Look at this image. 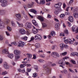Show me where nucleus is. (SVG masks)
Segmentation results:
<instances>
[{"mask_svg": "<svg viewBox=\"0 0 78 78\" xmlns=\"http://www.w3.org/2000/svg\"><path fill=\"white\" fill-rule=\"evenodd\" d=\"M36 56L34 54L33 55V59H36Z\"/></svg>", "mask_w": 78, "mask_h": 78, "instance_id": "63", "label": "nucleus"}, {"mask_svg": "<svg viewBox=\"0 0 78 78\" xmlns=\"http://www.w3.org/2000/svg\"><path fill=\"white\" fill-rule=\"evenodd\" d=\"M8 72L5 71L4 72H3L2 73V75H6V74H7Z\"/></svg>", "mask_w": 78, "mask_h": 78, "instance_id": "45", "label": "nucleus"}, {"mask_svg": "<svg viewBox=\"0 0 78 78\" xmlns=\"http://www.w3.org/2000/svg\"><path fill=\"white\" fill-rule=\"evenodd\" d=\"M51 66L52 67H54V66H56V64L55 63H51Z\"/></svg>", "mask_w": 78, "mask_h": 78, "instance_id": "58", "label": "nucleus"}, {"mask_svg": "<svg viewBox=\"0 0 78 78\" xmlns=\"http://www.w3.org/2000/svg\"><path fill=\"white\" fill-rule=\"evenodd\" d=\"M67 52L66 51L64 52L63 53H62L61 55L63 56H66L67 55Z\"/></svg>", "mask_w": 78, "mask_h": 78, "instance_id": "36", "label": "nucleus"}, {"mask_svg": "<svg viewBox=\"0 0 78 78\" xmlns=\"http://www.w3.org/2000/svg\"><path fill=\"white\" fill-rule=\"evenodd\" d=\"M7 28L8 31H11V30H12V29H11V27H8Z\"/></svg>", "mask_w": 78, "mask_h": 78, "instance_id": "42", "label": "nucleus"}, {"mask_svg": "<svg viewBox=\"0 0 78 78\" xmlns=\"http://www.w3.org/2000/svg\"><path fill=\"white\" fill-rule=\"evenodd\" d=\"M35 45L36 48H39L40 47V44L39 43L36 44Z\"/></svg>", "mask_w": 78, "mask_h": 78, "instance_id": "31", "label": "nucleus"}, {"mask_svg": "<svg viewBox=\"0 0 78 78\" xmlns=\"http://www.w3.org/2000/svg\"><path fill=\"white\" fill-rule=\"evenodd\" d=\"M72 54H73V55H76V56H78V53L76 52H74L73 53H72Z\"/></svg>", "mask_w": 78, "mask_h": 78, "instance_id": "34", "label": "nucleus"}, {"mask_svg": "<svg viewBox=\"0 0 78 78\" xmlns=\"http://www.w3.org/2000/svg\"><path fill=\"white\" fill-rule=\"evenodd\" d=\"M19 44L18 46L19 47H23L24 45V42L21 41H20L18 42Z\"/></svg>", "mask_w": 78, "mask_h": 78, "instance_id": "9", "label": "nucleus"}, {"mask_svg": "<svg viewBox=\"0 0 78 78\" xmlns=\"http://www.w3.org/2000/svg\"><path fill=\"white\" fill-rule=\"evenodd\" d=\"M73 2V0H70L69 2V4H72Z\"/></svg>", "mask_w": 78, "mask_h": 78, "instance_id": "56", "label": "nucleus"}, {"mask_svg": "<svg viewBox=\"0 0 78 78\" xmlns=\"http://www.w3.org/2000/svg\"><path fill=\"white\" fill-rule=\"evenodd\" d=\"M73 16L75 18H78V13L75 12L73 14Z\"/></svg>", "mask_w": 78, "mask_h": 78, "instance_id": "24", "label": "nucleus"}, {"mask_svg": "<svg viewBox=\"0 0 78 78\" xmlns=\"http://www.w3.org/2000/svg\"><path fill=\"white\" fill-rule=\"evenodd\" d=\"M51 62H49L48 63V64H47L49 67H50V66H51Z\"/></svg>", "mask_w": 78, "mask_h": 78, "instance_id": "53", "label": "nucleus"}, {"mask_svg": "<svg viewBox=\"0 0 78 78\" xmlns=\"http://www.w3.org/2000/svg\"><path fill=\"white\" fill-rule=\"evenodd\" d=\"M24 67H25V65H24L23 64H21L20 65V68H23Z\"/></svg>", "mask_w": 78, "mask_h": 78, "instance_id": "51", "label": "nucleus"}, {"mask_svg": "<svg viewBox=\"0 0 78 78\" xmlns=\"http://www.w3.org/2000/svg\"><path fill=\"white\" fill-rule=\"evenodd\" d=\"M55 54H56V52H52L51 54V55L52 57H54V58L55 57Z\"/></svg>", "mask_w": 78, "mask_h": 78, "instance_id": "38", "label": "nucleus"}, {"mask_svg": "<svg viewBox=\"0 0 78 78\" xmlns=\"http://www.w3.org/2000/svg\"><path fill=\"white\" fill-rule=\"evenodd\" d=\"M26 25L27 26V27L29 28H31V26H32L31 23L29 22L26 23Z\"/></svg>", "mask_w": 78, "mask_h": 78, "instance_id": "16", "label": "nucleus"}, {"mask_svg": "<svg viewBox=\"0 0 78 78\" xmlns=\"http://www.w3.org/2000/svg\"><path fill=\"white\" fill-rule=\"evenodd\" d=\"M58 63L59 64H61L62 65V66H64L65 64H66V62L65 60H63L62 59H61L58 62Z\"/></svg>", "mask_w": 78, "mask_h": 78, "instance_id": "6", "label": "nucleus"}, {"mask_svg": "<svg viewBox=\"0 0 78 78\" xmlns=\"http://www.w3.org/2000/svg\"><path fill=\"white\" fill-rule=\"evenodd\" d=\"M64 32L65 34H68L69 32H68V30H65L64 31Z\"/></svg>", "mask_w": 78, "mask_h": 78, "instance_id": "49", "label": "nucleus"}, {"mask_svg": "<svg viewBox=\"0 0 78 78\" xmlns=\"http://www.w3.org/2000/svg\"><path fill=\"white\" fill-rule=\"evenodd\" d=\"M36 2L37 3H38V4H42V5H44L45 3V0H41L40 1V2H38V0H35Z\"/></svg>", "mask_w": 78, "mask_h": 78, "instance_id": "8", "label": "nucleus"}, {"mask_svg": "<svg viewBox=\"0 0 78 78\" xmlns=\"http://www.w3.org/2000/svg\"><path fill=\"white\" fill-rule=\"evenodd\" d=\"M14 53L15 55H19L20 54V51L17 50H14Z\"/></svg>", "mask_w": 78, "mask_h": 78, "instance_id": "10", "label": "nucleus"}, {"mask_svg": "<svg viewBox=\"0 0 78 78\" xmlns=\"http://www.w3.org/2000/svg\"><path fill=\"white\" fill-rule=\"evenodd\" d=\"M36 30L37 31H36V30H33V33H34V34H37V31H38V30H39V29H36Z\"/></svg>", "mask_w": 78, "mask_h": 78, "instance_id": "30", "label": "nucleus"}, {"mask_svg": "<svg viewBox=\"0 0 78 78\" xmlns=\"http://www.w3.org/2000/svg\"><path fill=\"white\" fill-rule=\"evenodd\" d=\"M69 58L68 57H64L63 59L65 60V59H69Z\"/></svg>", "mask_w": 78, "mask_h": 78, "instance_id": "60", "label": "nucleus"}, {"mask_svg": "<svg viewBox=\"0 0 78 78\" xmlns=\"http://www.w3.org/2000/svg\"><path fill=\"white\" fill-rule=\"evenodd\" d=\"M47 17L48 18H51V15H50V14H48Z\"/></svg>", "mask_w": 78, "mask_h": 78, "instance_id": "57", "label": "nucleus"}, {"mask_svg": "<svg viewBox=\"0 0 78 78\" xmlns=\"http://www.w3.org/2000/svg\"><path fill=\"white\" fill-rule=\"evenodd\" d=\"M69 70L70 71V72H72V73H75V71L71 69H69Z\"/></svg>", "mask_w": 78, "mask_h": 78, "instance_id": "52", "label": "nucleus"}, {"mask_svg": "<svg viewBox=\"0 0 78 78\" xmlns=\"http://www.w3.org/2000/svg\"><path fill=\"white\" fill-rule=\"evenodd\" d=\"M59 27V24L58 23H56L55 26V28H58Z\"/></svg>", "mask_w": 78, "mask_h": 78, "instance_id": "33", "label": "nucleus"}, {"mask_svg": "<svg viewBox=\"0 0 78 78\" xmlns=\"http://www.w3.org/2000/svg\"><path fill=\"white\" fill-rule=\"evenodd\" d=\"M32 23H33V24H34L35 26H36V27H38V24L37 23H36V20H33Z\"/></svg>", "mask_w": 78, "mask_h": 78, "instance_id": "23", "label": "nucleus"}, {"mask_svg": "<svg viewBox=\"0 0 78 78\" xmlns=\"http://www.w3.org/2000/svg\"><path fill=\"white\" fill-rule=\"evenodd\" d=\"M3 22L1 21V20L0 19V28H3Z\"/></svg>", "mask_w": 78, "mask_h": 78, "instance_id": "22", "label": "nucleus"}, {"mask_svg": "<svg viewBox=\"0 0 78 78\" xmlns=\"http://www.w3.org/2000/svg\"><path fill=\"white\" fill-rule=\"evenodd\" d=\"M0 2L1 3V5L3 7L6 6L8 5L7 0H0Z\"/></svg>", "mask_w": 78, "mask_h": 78, "instance_id": "1", "label": "nucleus"}, {"mask_svg": "<svg viewBox=\"0 0 78 78\" xmlns=\"http://www.w3.org/2000/svg\"><path fill=\"white\" fill-rule=\"evenodd\" d=\"M77 28L75 26H73L72 27V31L73 32L75 31L76 33H78V27Z\"/></svg>", "mask_w": 78, "mask_h": 78, "instance_id": "4", "label": "nucleus"}, {"mask_svg": "<svg viewBox=\"0 0 78 78\" xmlns=\"http://www.w3.org/2000/svg\"><path fill=\"white\" fill-rule=\"evenodd\" d=\"M30 12H33V13H34V14H37V11H36V10H34V9H31L30 10Z\"/></svg>", "mask_w": 78, "mask_h": 78, "instance_id": "21", "label": "nucleus"}, {"mask_svg": "<svg viewBox=\"0 0 78 78\" xmlns=\"http://www.w3.org/2000/svg\"><path fill=\"white\" fill-rule=\"evenodd\" d=\"M68 20L69 22H73V21L74 20L73 17L72 16H69V17Z\"/></svg>", "mask_w": 78, "mask_h": 78, "instance_id": "15", "label": "nucleus"}, {"mask_svg": "<svg viewBox=\"0 0 78 78\" xmlns=\"http://www.w3.org/2000/svg\"><path fill=\"white\" fill-rule=\"evenodd\" d=\"M71 62H72L73 63V64H76V62L75 61V60H71L70 61Z\"/></svg>", "mask_w": 78, "mask_h": 78, "instance_id": "39", "label": "nucleus"}, {"mask_svg": "<svg viewBox=\"0 0 78 78\" xmlns=\"http://www.w3.org/2000/svg\"><path fill=\"white\" fill-rule=\"evenodd\" d=\"M19 32L20 33L22 34H24L25 33V30L23 29H21L19 30Z\"/></svg>", "mask_w": 78, "mask_h": 78, "instance_id": "14", "label": "nucleus"}, {"mask_svg": "<svg viewBox=\"0 0 78 78\" xmlns=\"http://www.w3.org/2000/svg\"><path fill=\"white\" fill-rule=\"evenodd\" d=\"M16 16L17 17V20H20L21 19V15L20 14H16Z\"/></svg>", "mask_w": 78, "mask_h": 78, "instance_id": "13", "label": "nucleus"}, {"mask_svg": "<svg viewBox=\"0 0 78 78\" xmlns=\"http://www.w3.org/2000/svg\"><path fill=\"white\" fill-rule=\"evenodd\" d=\"M62 5V3L61 2H59L57 4H55L54 5V6L55 8H60V7H61V6Z\"/></svg>", "mask_w": 78, "mask_h": 78, "instance_id": "7", "label": "nucleus"}, {"mask_svg": "<svg viewBox=\"0 0 78 78\" xmlns=\"http://www.w3.org/2000/svg\"><path fill=\"white\" fill-rule=\"evenodd\" d=\"M40 57L42 58H44L45 57V56L44 55H40Z\"/></svg>", "mask_w": 78, "mask_h": 78, "instance_id": "50", "label": "nucleus"}, {"mask_svg": "<svg viewBox=\"0 0 78 78\" xmlns=\"http://www.w3.org/2000/svg\"><path fill=\"white\" fill-rule=\"evenodd\" d=\"M59 54H58V53L55 52L54 58H59Z\"/></svg>", "mask_w": 78, "mask_h": 78, "instance_id": "26", "label": "nucleus"}, {"mask_svg": "<svg viewBox=\"0 0 78 78\" xmlns=\"http://www.w3.org/2000/svg\"><path fill=\"white\" fill-rule=\"evenodd\" d=\"M11 24L13 27H16V24L13 21L11 22Z\"/></svg>", "mask_w": 78, "mask_h": 78, "instance_id": "41", "label": "nucleus"}, {"mask_svg": "<svg viewBox=\"0 0 78 78\" xmlns=\"http://www.w3.org/2000/svg\"><path fill=\"white\" fill-rule=\"evenodd\" d=\"M17 24H18L19 27H21L22 28L23 27V25L22 24H20L18 22H17Z\"/></svg>", "mask_w": 78, "mask_h": 78, "instance_id": "28", "label": "nucleus"}, {"mask_svg": "<svg viewBox=\"0 0 78 78\" xmlns=\"http://www.w3.org/2000/svg\"><path fill=\"white\" fill-rule=\"evenodd\" d=\"M6 14V11L4 10H0V16L2 15L4 16Z\"/></svg>", "mask_w": 78, "mask_h": 78, "instance_id": "12", "label": "nucleus"}, {"mask_svg": "<svg viewBox=\"0 0 78 78\" xmlns=\"http://www.w3.org/2000/svg\"><path fill=\"white\" fill-rule=\"evenodd\" d=\"M27 72H30L31 71V69H27Z\"/></svg>", "mask_w": 78, "mask_h": 78, "instance_id": "61", "label": "nucleus"}, {"mask_svg": "<svg viewBox=\"0 0 78 78\" xmlns=\"http://www.w3.org/2000/svg\"><path fill=\"white\" fill-rule=\"evenodd\" d=\"M27 55L29 58H31V57H32V55L30 54H27Z\"/></svg>", "mask_w": 78, "mask_h": 78, "instance_id": "27", "label": "nucleus"}, {"mask_svg": "<svg viewBox=\"0 0 78 78\" xmlns=\"http://www.w3.org/2000/svg\"><path fill=\"white\" fill-rule=\"evenodd\" d=\"M4 67L6 69H9V66L6 63H5L4 64Z\"/></svg>", "mask_w": 78, "mask_h": 78, "instance_id": "20", "label": "nucleus"}, {"mask_svg": "<svg viewBox=\"0 0 78 78\" xmlns=\"http://www.w3.org/2000/svg\"><path fill=\"white\" fill-rule=\"evenodd\" d=\"M9 57V58H11V59H12V58H13L14 57V55L12 54H10L8 55Z\"/></svg>", "mask_w": 78, "mask_h": 78, "instance_id": "25", "label": "nucleus"}, {"mask_svg": "<svg viewBox=\"0 0 78 78\" xmlns=\"http://www.w3.org/2000/svg\"><path fill=\"white\" fill-rule=\"evenodd\" d=\"M63 72L64 73H65V74H66L67 73V70L66 69H64L63 70Z\"/></svg>", "mask_w": 78, "mask_h": 78, "instance_id": "46", "label": "nucleus"}, {"mask_svg": "<svg viewBox=\"0 0 78 78\" xmlns=\"http://www.w3.org/2000/svg\"><path fill=\"white\" fill-rule=\"evenodd\" d=\"M38 19L40 20V22H44V18L42 17L41 16H38Z\"/></svg>", "mask_w": 78, "mask_h": 78, "instance_id": "17", "label": "nucleus"}, {"mask_svg": "<svg viewBox=\"0 0 78 78\" xmlns=\"http://www.w3.org/2000/svg\"><path fill=\"white\" fill-rule=\"evenodd\" d=\"M68 42L69 44H72L73 43V41H72L70 39L69 40H68V39H66L64 41V42L66 44H68Z\"/></svg>", "mask_w": 78, "mask_h": 78, "instance_id": "5", "label": "nucleus"}, {"mask_svg": "<svg viewBox=\"0 0 78 78\" xmlns=\"http://www.w3.org/2000/svg\"><path fill=\"white\" fill-rule=\"evenodd\" d=\"M24 18L25 19H26V20H28V17L27 16V15H24Z\"/></svg>", "mask_w": 78, "mask_h": 78, "instance_id": "40", "label": "nucleus"}, {"mask_svg": "<svg viewBox=\"0 0 78 78\" xmlns=\"http://www.w3.org/2000/svg\"><path fill=\"white\" fill-rule=\"evenodd\" d=\"M38 61L40 62H43L44 61V60L43 59H40L38 60Z\"/></svg>", "mask_w": 78, "mask_h": 78, "instance_id": "48", "label": "nucleus"}, {"mask_svg": "<svg viewBox=\"0 0 78 78\" xmlns=\"http://www.w3.org/2000/svg\"><path fill=\"white\" fill-rule=\"evenodd\" d=\"M33 2H32V4H28L27 5L28 8H31L33 5Z\"/></svg>", "mask_w": 78, "mask_h": 78, "instance_id": "35", "label": "nucleus"}, {"mask_svg": "<svg viewBox=\"0 0 78 78\" xmlns=\"http://www.w3.org/2000/svg\"><path fill=\"white\" fill-rule=\"evenodd\" d=\"M35 70L37 71V72H38V71H39V70H38V68H37V67L35 68Z\"/></svg>", "mask_w": 78, "mask_h": 78, "instance_id": "64", "label": "nucleus"}, {"mask_svg": "<svg viewBox=\"0 0 78 78\" xmlns=\"http://www.w3.org/2000/svg\"><path fill=\"white\" fill-rule=\"evenodd\" d=\"M42 24L43 25V27H47V24L45 23H42Z\"/></svg>", "mask_w": 78, "mask_h": 78, "instance_id": "43", "label": "nucleus"}, {"mask_svg": "<svg viewBox=\"0 0 78 78\" xmlns=\"http://www.w3.org/2000/svg\"><path fill=\"white\" fill-rule=\"evenodd\" d=\"M51 34L52 36H55V32L53 31H51Z\"/></svg>", "mask_w": 78, "mask_h": 78, "instance_id": "29", "label": "nucleus"}, {"mask_svg": "<svg viewBox=\"0 0 78 78\" xmlns=\"http://www.w3.org/2000/svg\"><path fill=\"white\" fill-rule=\"evenodd\" d=\"M15 61H17V60H18V59H19L20 58V56H16L15 57Z\"/></svg>", "mask_w": 78, "mask_h": 78, "instance_id": "32", "label": "nucleus"}, {"mask_svg": "<svg viewBox=\"0 0 78 78\" xmlns=\"http://www.w3.org/2000/svg\"><path fill=\"white\" fill-rule=\"evenodd\" d=\"M61 11H62V10H61V8H59V9H56L55 11V14H58L59 12H60Z\"/></svg>", "mask_w": 78, "mask_h": 78, "instance_id": "11", "label": "nucleus"}, {"mask_svg": "<svg viewBox=\"0 0 78 78\" xmlns=\"http://www.w3.org/2000/svg\"><path fill=\"white\" fill-rule=\"evenodd\" d=\"M34 77H37V74L35 73L33 74Z\"/></svg>", "mask_w": 78, "mask_h": 78, "instance_id": "44", "label": "nucleus"}, {"mask_svg": "<svg viewBox=\"0 0 78 78\" xmlns=\"http://www.w3.org/2000/svg\"><path fill=\"white\" fill-rule=\"evenodd\" d=\"M65 16V15L64 14H61L60 15V17L61 18V19H63L64 17Z\"/></svg>", "mask_w": 78, "mask_h": 78, "instance_id": "37", "label": "nucleus"}, {"mask_svg": "<svg viewBox=\"0 0 78 78\" xmlns=\"http://www.w3.org/2000/svg\"><path fill=\"white\" fill-rule=\"evenodd\" d=\"M43 67L45 69L48 73H49V72L50 71V70H51V69L50 68V66H49L47 64L44 65Z\"/></svg>", "mask_w": 78, "mask_h": 78, "instance_id": "2", "label": "nucleus"}, {"mask_svg": "<svg viewBox=\"0 0 78 78\" xmlns=\"http://www.w3.org/2000/svg\"><path fill=\"white\" fill-rule=\"evenodd\" d=\"M3 54H8L9 53L8 51V50L5 49L2 51Z\"/></svg>", "mask_w": 78, "mask_h": 78, "instance_id": "18", "label": "nucleus"}, {"mask_svg": "<svg viewBox=\"0 0 78 78\" xmlns=\"http://www.w3.org/2000/svg\"><path fill=\"white\" fill-rule=\"evenodd\" d=\"M34 40V37H31V40L30 41H33Z\"/></svg>", "mask_w": 78, "mask_h": 78, "instance_id": "62", "label": "nucleus"}, {"mask_svg": "<svg viewBox=\"0 0 78 78\" xmlns=\"http://www.w3.org/2000/svg\"><path fill=\"white\" fill-rule=\"evenodd\" d=\"M60 36H64L65 35H64V34L63 33H62L60 34Z\"/></svg>", "mask_w": 78, "mask_h": 78, "instance_id": "59", "label": "nucleus"}, {"mask_svg": "<svg viewBox=\"0 0 78 78\" xmlns=\"http://www.w3.org/2000/svg\"><path fill=\"white\" fill-rule=\"evenodd\" d=\"M41 39H42L41 36L39 34H36L34 37V39H35V40H39V41H41Z\"/></svg>", "mask_w": 78, "mask_h": 78, "instance_id": "3", "label": "nucleus"}, {"mask_svg": "<svg viewBox=\"0 0 78 78\" xmlns=\"http://www.w3.org/2000/svg\"><path fill=\"white\" fill-rule=\"evenodd\" d=\"M74 45H75V46H76V45H78V42H75L74 44Z\"/></svg>", "mask_w": 78, "mask_h": 78, "instance_id": "55", "label": "nucleus"}, {"mask_svg": "<svg viewBox=\"0 0 78 78\" xmlns=\"http://www.w3.org/2000/svg\"><path fill=\"white\" fill-rule=\"evenodd\" d=\"M28 38V37H25L23 38V39H24L25 41H27V39Z\"/></svg>", "mask_w": 78, "mask_h": 78, "instance_id": "54", "label": "nucleus"}, {"mask_svg": "<svg viewBox=\"0 0 78 78\" xmlns=\"http://www.w3.org/2000/svg\"><path fill=\"white\" fill-rule=\"evenodd\" d=\"M60 45L61 50H63L64 48L65 47V44H60Z\"/></svg>", "mask_w": 78, "mask_h": 78, "instance_id": "19", "label": "nucleus"}, {"mask_svg": "<svg viewBox=\"0 0 78 78\" xmlns=\"http://www.w3.org/2000/svg\"><path fill=\"white\" fill-rule=\"evenodd\" d=\"M3 39V37L2 35H0V41H2Z\"/></svg>", "mask_w": 78, "mask_h": 78, "instance_id": "47", "label": "nucleus"}]
</instances>
